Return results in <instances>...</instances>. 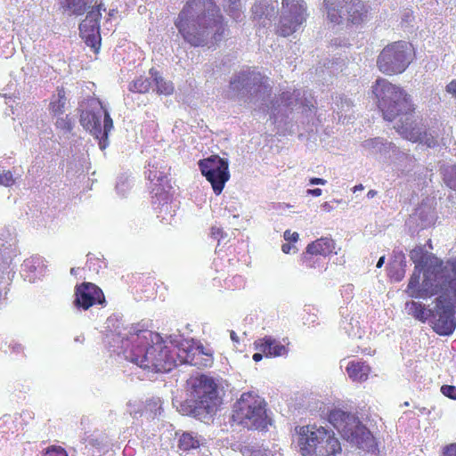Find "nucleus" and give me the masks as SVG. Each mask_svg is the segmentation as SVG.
<instances>
[{
    "label": "nucleus",
    "instance_id": "f257e3e1",
    "mask_svg": "<svg viewBox=\"0 0 456 456\" xmlns=\"http://www.w3.org/2000/svg\"><path fill=\"white\" fill-rule=\"evenodd\" d=\"M414 264L413 272L404 292L412 298H430L441 292L436 299L437 318L433 330L441 336L451 335L456 327L455 305L446 302L444 295L449 292L456 298V257L447 260L446 265L422 247H416L410 252Z\"/></svg>",
    "mask_w": 456,
    "mask_h": 456
},
{
    "label": "nucleus",
    "instance_id": "f03ea898",
    "mask_svg": "<svg viewBox=\"0 0 456 456\" xmlns=\"http://www.w3.org/2000/svg\"><path fill=\"white\" fill-rule=\"evenodd\" d=\"M372 91L378 99V107L385 119L392 121L401 117V124L396 131L405 139L413 142H419L428 147H436L439 142L444 140L446 127L443 122L436 121L428 130L420 133L414 124V107L410 96L400 86L394 85L385 78H379L372 86ZM452 134V127H448L447 134Z\"/></svg>",
    "mask_w": 456,
    "mask_h": 456
},
{
    "label": "nucleus",
    "instance_id": "7ed1b4c3",
    "mask_svg": "<svg viewBox=\"0 0 456 456\" xmlns=\"http://www.w3.org/2000/svg\"><path fill=\"white\" fill-rule=\"evenodd\" d=\"M175 25L184 41L195 47L204 45L210 30H215L213 39L216 43L225 31L224 17L215 0H188Z\"/></svg>",
    "mask_w": 456,
    "mask_h": 456
},
{
    "label": "nucleus",
    "instance_id": "20e7f679",
    "mask_svg": "<svg viewBox=\"0 0 456 456\" xmlns=\"http://www.w3.org/2000/svg\"><path fill=\"white\" fill-rule=\"evenodd\" d=\"M132 347L126 359L151 372H169L177 366V348L159 333L140 330L131 337Z\"/></svg>",
    "mask_w": 456,
    "mask_h": 456
},
{
    "label": "nucleus",
    "instance_id": "39448f33",
    "mask_svg": "<svg viewBox=\"0 0 456 456\" xmlns=\"http://www.w3.org/2000/svg\"><path fill=\"white\" fill-rule=\"evenodd\" d=\"M296 443L301 456H338L342 445L332 429L307 424L295 428Z\"/></svg>",
    "mask_w": 456,
    "mask_h": 456
},
{
    "label": "nucleus",
    "instance_id": "423d86ee",
    "mask_svg": "<svg viewBox=\"0 0 456 456\" xmlns=\"http://www.w3.org/2000/svg\"><path fill=\"white\" fill-rule=\"evenodd\" d=\"M222 403L217 385L212 378L201 375L192 384L191 399L188 403V414L205 421L210 419Z\"/></svg>",
    "mask_w": 456,
    "mask_h": 456
},
{
    "label": "nucleus",
    "instance_id": "0eeeda50",
    "mask_svg": "<svg viewBox=\"0 0 456 456\" xmlns=\"http://www.w3.org/2000/svg\"><path fill=\"white\" fill-rule=\"evenodd\" d=\"M232 419L248 429H265L268 423L266 403L255 392H245L234 405Z\"/></svg>",
    "mask_w": 456,
    "mask_h": 456
},
{
    "label": "nucleus",
    "instance_id": "6e6552de",
    "mask_svg": "<svg viewBox=\"0 0 456 456\" xmlns=\"http://www.w3.org/2000/svg\"><path fill=\"white\" fill-rule=\"evenodd\" d=\"M415 58V50L409 42L399 40L389 43L377 58L379 70L387 76L403 73Z\"/></svg>",
    "mask_w": 456,
    "mask_h": 456
},
{
    "label": "nucleus",
    "instance_id": "1a4fd4ad",
    "mask_svg": "<svg viewBox=\"0 0 456 456\" xmlns=\"http://www.w3.org/2000/svg\"><path fill=\"white\" fill-rule=\"evenodd\" d=\"M307 18V5L304 0H281V15L275 26L276 35L287 37L294 34Z\"/></svg>",
    "mask_w": 456,
    "mask_h": 456
},
{
    "label": "nucleus",
    "instance_id": "9d476101",
    "mask_svg": "<svg viewBox=\"0 0 456 456\" xmlns=\"http://www.w3.org/2000/svg\"><path fill=\"white\" fill-rule=\"evenodd\" d=\"M324 4L327 8L328 19L336 24L346 21L347 24L359 25L364 21L369 12L362 0L349 2L324 0Z\"/></svg>",
    "mask_w": 456,
    "mask_h": 456
},
{
    "label": "nucleus",
    "instance_id": "9b49d317",
    "mask_svg": "<svg viewBox=\"0 0 456 456\" xmlns=\"http://www.w3.org/2000/svg\"><path fill=\"white\" fill-rule=\"evenodd\" d=\"M80 123L98 141L102 150L107 146L109 133L113 128V121L107 110L101 106V111L84 110L80 115Z\"/></svg>",
    "mask_w": 456,
    "mask_h": 456
},
{
    "label": "nucleus",
    "instance_id": "f8f14e48",
    "mask_svg": "<svg viewBox=\"0 0 456 456\" xmlns=\"http://www.w3.org/2000/svg\"><path fill=\"white\" fill-rule=\"evenodd\" d=\"M201 174L211 183L216 195H220L226 182L230 179L229 165L227 160L217 155L199 161Z\"/></svg>",
    "mask_w": 456,
    "mask_h": 456
},
{
    "label": "nucleus",
    "instance_id": "ddd939ff",
    "mask_svg": "<svg viewBox=\"0 0 456 456\" xmlns=\"http://www.w3.org/2000/svg\"><path fill=\"white\" fill-rule=\"evenodd\" d=\"M267 77L262 76L260 72L248 69L240 72L231 82L230 87L233 91L248 89L256 96L262 94H271V88L266 84Z\"/></svg>",
    "mask_w": 456,
    "mask_h": 456
},
{
    "label": "nucleus",
    "instance_id": "4468645a",
    "mask_svg": "<svg viewBox=\"0 0 456 456\" xmlns=\"http://www.w3.org/2000/svg\"><path fill=\"white\" fill-rule=\"evenodd\" d=\"M102 5H97L89 11L86 19L79 24L81 37L85 43L98 53L101 47L100 20Z\"/></svg>",
    "mask_w": 456,
    "mask_h": 456
},
{
    "label": "nucleus",
    "instance_id": "2eb2a0df",
    "mask_svg": "<svg viewBox=\"0 0 456 456\" xmlns=\"http://www.w3.org/2000/svg\"><path fill=\"white\" fill-rule=\"evenodd\" d=\"M75 305L84 310L89 309L94 305H102L105 302L102 290L92 282H82L75 289Z\"/></svg>",
    "mask_w": 456,
    "mask_h": 456
},
{
    "label": "nucleus",
    "instance_id": "dca6fc26",
    "mask_svg": "<svg viewBox=\"0 0 456 456\" xmlns=\"http://www.w3.org/2000/svg\"><path fill=\"white\" fill-rule=\"evenodd\" d=\"M177 349V362L187 363L199 369L208 368L213 364V354L206 350L202 345L191 346L182 350V354Z\"/></svg>",
    "mask_w": 456,
    "mask_h": 456
},
{
    "label": "nucleus",
    "instance_id": "f3484780",
    "mask_svg": "<svg viewBox=\"0 0 456 456\" xmlns=\"http://www.w3.org/2000/svg\"><path fill=\"white\" fill-rule=\"evenodd\" d=\"M350 443L355 444L358 448L368 452L377 450V443L371 432L357 422L347 435L344 436Z\"/></svg>",
    "mask_w": 456,
    "mask_h": 456
},
{
    "label": "nucleus",
    "instance_id": "a211bd4d",
    "mask_svg": "<svg viewBox=\"0 0 456 456\" xmlns=\"http://www.w3.org/2000/svg\"><path fill=\"white\" fill-rule=\"evenodd\" d=\"M328 420L343 436L347 435L357 423L353 414L340 409L331 410L328 415Z\"/></svg>",
    "mask_w": 456,
    "mask_h": 456
},
{
    "label": "nucleus",
    "instance_id": "6ab92c4d",
    "mask_svg": "<svg viewBox=\"0 0 456 456\" xmlns=\"http://www.w3.org/2000/svg\"><path fill=\"white\" fill-rule=\"evenodd\" d=\"M256 350L263 353L266 357H278L287 354L288 349L285 346L272 337L265 336L254 342Z\"/></svg>",
    "mask_w": 456,
    "mask_h": 456
},
{
    "label": "nucleus",
    "instance_id": "aec40b11",
    "mask_svg": "<svg viewBox=\"0 0 456 456\" xmlns=\"http://www.w3.org/2000/svg\"><path fill=\"white\" fill-rule=\"evenodd\" d=\"M370 366L364 361H350L346 368L349 379L353 382L362 383L369 379Z\"/></svg>",
    "mask_w": 456,
    "mask_h": 456
},
{
    "label": "nucleus",
    "instance_id": "412c9836",
    "mask_svg": "<svg viewBox=\"0 0 456 456\" xmlns=\"http://www.w3.org/2000/svg\"><path fill=\"white\" fill-rule=\"evenodd\" d=\"M305 249L307 253L326 257L333 253L336 254V242L331 238L322 237L309 243Z\"/></svg>",
    "mask_w": 456,
    "mask_h": 456
},
{
    "label": "nucleus",
    "instance_id": "4be33fe9",
    "mask_svg": "<svg viewBox=\"0 0 456 456\" xmlns=\"http://www.w3.org/2000/svg\"><path fill=\"white\" fill-rule=\"evenodd\" d=\"M67 104V94L63 86L56 88V94H53L49 102L48 110L53 117L61 116L65 111Z\"/></svg>",
    "mask_w": 456,
    "mask_h": 456
},
{
    "label": "nucleus",
    "instance_id": "5701e85b",
    "mask_svg": "<svg viewBox=\"0 0 456 456\" xmlns=\"http://www.w3.org/2000/svg\"><path fill=\"white\" fill-rule=\"evenodd\" d=\"M277 8V2L273 3L271 0H261L256 3L252 7V16L256 20L262 19L270 20Z\"/></svg>",
    "mask_w": 456,
    "mask_h": 456
},
{
    "label": "nucleus",
    "instance_id": "b1692460",
    "mask_svg": "<svg viewBox=\"0 0 456 456\" xmlns=\"http://www.w3.org/2000/svg\"><path fill=\"white\" fill-rule=\"evenodd\" d=\"M149 73L155 83L156 93L158 94L170 95L173 94L174 86L171 81H167L163 77H161L159 72L155 68H151L149 70Z\"/></svg>",
    "mask_w": 456,
    "mask_h": 456
},
{
    "label": "nucleus",
    "instance_id": "393cba45",
    "mask_svg": "<svg viewBox=\"0 0 456 456\" xmlns=\"http://www.w3.org/2000/svg\"><path fill=\"white\" fill-rule=\"evenodd\" d=\"M405 308L409 314L422 322H425L431 315V310L427 309L423 304L417 301L407 302Z\"/></svg>",
    "mask_w": 456,
    "mask_h": 456
},
{
    "label": "nucleus",
    "instance_id": "a878e982",
    "mask_svg": "<svg viewBox=\"0 0 456 456\" xmlns=\"http://www.w3.org/2000/svg\"><path fill=\"white\" fill-rule=\"evenodd\" d=\"M302 265L307 269H314L322 272L325 270V263L323 259L315 254L307 253V250L301 256Z\"/></svg>",
    "mask_w": 456,
    "mask_h": 456
},
{
    "label": "nucleus",
    "instance_id": "bb28decb",
    "mask_svg": "<svg viewBox=\"0 0 456 456\" xmlns=\"http://www.w3.org/2000/svg\"><path fill=\"white\" fill-rule=\"evenodd\" d=\"M23 269L28 273H41L45 268V260L40 256H31L24 260Z\"/></svg>",
    "mask_w": 456,
    "mask_h": 456
},
{
    "label": "nucleus",
    "instance_id": "cd10ccee",
    "mask_svg": "<svg viewBox=\"0 0 456 456\" xmlns=\"http://www.w3.org/2000/svg\"><path fill=\"white\" fill-rule=\"evenodd\" d=\"M300 96L299 90H294L292 93L286 91L282 92L275 100L273 102V105L275 106H284L290 107L293 105L294 100L297 102Z\"/></svg>",
    "mask_w": 456,
    "mask_h": 456
},
{
    "label": "nucleus",
    "instance_id": "c85d7f7f",
    "mask_svg": "<svg viewBox=\"0 0 456 456\" xmlns=\"http://www.w3.org/2000/svg\"><path fill=\"white\" fill-rule=\"evenodd\" d=\"M200 447V441L192 433L183 432L178 440V448L182 451H189Z\"/></svg>",
    "mask_w": 456,
    "mask_h": 456
},
{
    "label": "nucleus",
    "instance_id": "c756f323",
    "mask_svg": "<svg viewBox=\"0 0 456 456\" xmlns=\"http://www.w3.org/2000/svg\"><path fill=\"white\" fill-rule=\"evenodd\" d=\"M64 10L71 11L74 15H82L86 9V3L84 0H59Z\"/></svg>",
    "mask_w": 456,
    "mask_h": 456
},
{
    "label": "nucleus",
    "instance_id": "7c9ffc66",
    "mask_svg": "<svg viewBox=\"0 0 456 456\" xmlns=\"http://www.w3.org/2000/svg\"><path fill=\"white\" fill-rule=\"evenodd\" d=\"M151 86V82L150 78L140 77L130 83L129 91L137 94H146L150 91Z\"/></svg>",
    "mask_w": 456,
    "mask_h": 456
},
{
    "label": "nucleus",
    "instance_id": "2f4dec72",
    "mask_svg": "<svg viewBox=\"0 0 456 456\" xmlns=\"http://www.w3.org/2000/svg\"><path fill=\"white\" fill-rule=\"evenodd\" d=\"M444 181L449 188L456 191V165L451 166L445 169Z\"/></svg>",
    "mask_w": 456,
    "mask_h": 456
},
{
    "label": "nucleus",
    "instance_id": "473e14b6",
    "mask_svg": "<svg viewBox=\"0 0 456 456\" xmlns=\"http://www.w3.org/2000/svg\"><path fill=\"white\" fill-rule=\"evenodd\" d=\"M54 125L55 127L61 131L70 132L72 130V122L69 115L65 117L57 116Z\"/></svg>",
    "mask_w": 456,
    "mask_h": 456
},
{
    "label": "nucleus",
    "instance_id": "72a5a7b5",
    "mask_svg": "<svg viewBox=\"0 0 456 456\" xmlns=\"http://www.w3.org/2000/svg\"><path fill=\"white\" fill-rule=\"evenodd\" d=\"M44 456H68V453L61 446L52 445L46 449Z\"/></svg>",
    "mask_w": 456,
    "mask_h": 456
},
{
    "label": "nucleus",
    "instance_id": "f704fd0d",
    "mask_svg": "<svg viewBox=\"0 0 456 456\" xmlns=\"http://www.w3.org/2000/svg\"><path fill=\"white\" fill-rule=\"evenodd\" d=\"M15 180L13 178L12 173L11 171H3L0 173V184L9 187L14 183Z\"/></svg>",
    "mask_w": 456,
    "mask_h": 456
},
{
    "label": "nucleus",
    "instance_id": "c9c22d12",
    "mask_svg": "<svg viewBox=\"0 0 456 456\" xmlns=\"http://www.w3.org/2000/svg\"><path fill=\"white\" fill-rule=\"evenodd\" d=\"M442 394L452 400H456V387L452 385H443L441 387Z\"/></svg>",
    "mask_w": 456,
    "mask_h": 456
},
{
    "label": "nucleus",
    "instance_id": "e433bc0d",
    "mask_svg": "<svg viewBox=\"0 0 456 456\" xmlns=\"http://www.w3.org/2000/svg\"><path fill=\"white\" fill-rule=\"evenodd\" d=\"M283 237L287 242L296 243L299 239V234L297 232H291L290 230H286L284 232Z\"/></svg>",
    "mask_w": 456,
    "mask_h": 456
},
{
    "label": "nucleus",
    "instance_id": "4c0bfd02",
    "mask_svg": "<svg viewBox=\"0 0 456 456\" xmlns=\"http://www.w3.org/2000/svg\"><path fill=\"white\" fill-rule=\"evenodd\" d=\"M444 456H456V443L446 445L443 450Z\"/></svg>",
    "mask_w": 456,
    "mask_h": 456
},
{
    "label": "nucleus",
    "instance_id": "58836bf2",
    "mask_svg": "<svg viewBox=\"0 0 456 456\" xmlns=\"http://www.w3.org/2000/svg\"><path fill=\"white\" fill-rule=\"evenodd\" d=\"M446 92L450 94H452L454 98H456V80H452L451 81L447 86H446Z\"/></svg>",
    "mask_w": 456,
    "mask_h": 456
},
{
    "label": "nucleus",
    "instance_id": "ea45409f",
    "mask_svg": "<svg viewBox=\"0 0 456 456\" xmlns=\"http://www.w3.org/2000/svg\"><path fill=\"white\" fill-rule=\"evenodd\" d=\"M295 248H296V247H295L294 243H290V242L283 243L281 246V250L284 254H289L291 252V250L295 249Z\"/></svg>",
    "mask_w": 456,
    "mask_h": 456
},
{
    "label": "nucleus",
    "instance_id": "a19ab883",
    "mask_svg": "<svg viewBox=\"0 0 456 456\" xmlns=\"http://www.w3.org/2000/svg\"><path fill=\"white\" fill-rule=\"evenodd\" d=\"M211 234L215 238L218 239L219 237L223 236V230L218 227H212L211 228Z\"/></svg>",
    "mask_w": 456,
    "mask_h": 456
},
{
    "label": "nucleus",
    "instance_id": "79ce46f5",
    "mask_svg": "<svg viewBox=\"0 0 456 456\" xmlns=\"http://www.w3.org/2000/svg\"><path fill=\"white\" fill-rule=\"evenodd\" d=\"M307 193H308V194H311V195H313V196H314V197H319V196H321V195H322V189H320V188H316V189H309V190L307 191Z\"/></svg>",
    "mask_w": 456,
    "mask_h": 456
},
{
    "label": "nucleus",
    "instance_id": "37998d69",
    "mask_svg": "<svg viewBox=\"0 0 456 456\" xmlns=\"http://www.w3.org/2000/svg\"><path fill=\"white\" fill-rule=\"evenodd\" d=\"M310 183L311 184H322V185H324L326 183V180H324L322 178L314 177V178L310 179Z\"/></svg>",
    "mask_w": 456,
    "mask_h": 456
},
{
    "label": "nucleus",
    "instance_id": "c03bdc74",
    "mask_svg": "<svg viewBox=\"0 0 456 456\" xmlns=\"http://www.w3.org/2000/svg\"><path fill=\"white\" fill-rule=\"evenodd\" d=\"M263 353L261 352H258V353H255L252 356V359L257 362H260L262 359H263Z\"/></svg>",
    "mask_w": 456,
    "mask_h": 456
},
{
    "label": "nucleus",
    "instance_id": "a18cd8bd",
    "mask_svg": "<svg viewBox=\"0 0 456 456\" xmlns=\"http://www.w3.org/2000/svg\"><path fill=\"white\" fill-rule=\"evenodd\" d=\"M384 262H385V256H381V257L379 259L378 263H377V267H378V268L382 267V265H384Z\"/></svg>",
    "mask_w": 456,
    "mask_h": 456
},
{
    "label": "nucleus",
    "instance_id": "49530a36",
    "mask_svg": "<svg viewBox=\"0 0 456 456\" xmlns=\"http://www.w3.org/2000/svg\"><path fill=\"white\" fill-rule=\"evenodd\" d=\"M230 336H231L232 340L236 341V342L239 340V338H238L237 334L235 333V331L232 330Z\"/></svg>",
    "mask_w": 456,
    "mask_h": 456
},
{
    "label": "nucleus",
    "instance_id": "de8ad7c7",
    "mask_svg": "<svg viewBox=\"0 0 456 456\" xmlns=\"http://www.w3.org/2000/svg\"><path fill=\"white\" fill-rule=\"evenodd\" d=\"M376 193H377V192H376L375 191L370 190V191H369V192H368L367 196H368L369 198H372V197H374V196L376 195Z\"/></svg>",
    "mask_w": 456,
    "mask_h": 456
},
{
    "label": "nucleus",
    "instance_id": "09e8293b",
    "mask_svg": "<svg viewBox=\"0 0 456 456\" xmlns=\"http://www.w3.org/2000/svg\"><path fill=\"white\" fill-rule=\"evenodd\" d=\"M362 189H363V186L362 184L354 186V191L362 190Z\"/></svg>",
    "mask_w": 456,
    "mask_h": 456
},
{
    "label": "nucleus",
    "instance_id": "8fccbe9b",
    "mask_svg": "<svg viewBox=\"0 0 456 456\" xmlns=\"http://www.w3.org/2000/svg\"><path fill=\"white\" fill-rule=\"evenodd\" d=\"M403 277V273H402V274H400L399 276H397V277L395 278V280H396V281H401Z\"/></svg>",
    "mask_w": 456,
    "mask_h": 456
},
{
    "label": "nucleus",
    "instance_id": "3c124183",
    "mask_svg": "<svg viewBox=\"0 0 456 456\" xmlns=\"http://www.w3.org/2000/svg\"><path fill=\"white\" fill-rule=\"evenodd\" d=\"M70 273H75V269H74V268H71Z\"/></svg>",
    "mask_w": 456,
    "mask_h": 456
}]
</instances>
